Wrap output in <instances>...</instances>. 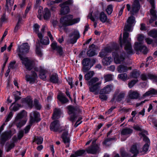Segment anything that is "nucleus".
<instances>
[{"label":"nucleus","mask_w":157,"mask_h":157,"mask_svg":"<svg viewBox=\"0 0 157 157\" xmlns=\"http://www.w3.org/2000/svg\"><path fill=\"white\" fill-rule=\"evenodd\" d=\"M135 22V19L134 17L131 16L128 17L127 23L125 24L124 29V31L123 33V39L122 41L121 39V34L119 38L120 44L121 47H122V44L125 45L124 49L127 53L131 54L133 53L131 44L130 43L131 38H128L129 34L128 32H130L132 31V27L133 24Z\"/></svg>","instance_id":"1"},{"label":"nucleus","mask_w":157,"mask_h":157,"mask_svg":"<svg viewBox=\"0 0 157 157\" xmlns=\"http://www.w3.org/2000/svg\"><path fill=\"white\" fill-rule=\"evenodd\" d=\"M119 48L118 44H113L111 47H106L102 49L100 52L99 56L103 58L107 56L108 53L115 50L112 53L114 62L116 64L120 63L124 61L125 53L123 51H119L118 50Z\"/></svg>","instance_id":"2"},{"label":"nucleus","mask_w":157,"mask_h":157,"mask_svg":"<svg viewBox=\"0 0 157 157\" xmlns=\"http://www.w3.org/2000/svg\"><path fill=\"white\" fill-rule=\"evenodd\" d=\"M73 16L68 15L60 18V22L63 26H69L73 25L79 21L80 19L77 18L73 19Z\"/></svg>","instance_id":"3"},{"label":"nucleus","mask_w":157,"mask_h":157,"mask_svg":"<svg viewBox=\"0 0 157 157\" xmlns=\"http://www.w3.org/2000/svg\"><path fill=\"white\" fill-rule=\"evenodd\" d=\"M68 109V113L70 115L69 120L72 123L74 122L78 116V114L81 112L78 107L69 105L67 107Z\"/></svg>","instance_id":"4"},{"label":"nucleus","mask_w":157,"mask_h":157,"mask_svg":"<svg viewBox=\"0 0 157 157\" xmlns=\"http://www.w3.org/2000/svg\"><path fill=\"white\" fill-rule=\"evenodd\" d=\"M73 4L72 0H67L59 4V6L61 8L60 14L64 15L70 12V8L68 6L72 5Z\"/></svg>","instance_id":"5"},{"label":"nucleus","mask_w":157,"mask_h":157,"mask_svg":"<svg viewBox=\"0 0 157 157\" xmlns=\"http://www.w3.org/2000/svg\"><path fill=\"white\" fill-rule=\"evenodd\" d=\"M29 48L30 47L27 43H23L18 47L17 52L20 59L24 58L22 56L28 52Z\"/></svg>","instance_id":"6"},{"label":"nucleus","mask_w":157,"mask_h":157,"mask_svg":"<svg viewBox=\"0 0 157 157\" xmlns=\"http://www.w3.org/2000/svg\"><path fill=\"white\" fill-rule=\"evenodd\" d=\"M126 93L124 91H121L119 89H116L113 96L111 101L113 102L115 100L117 102H120L125 97Z\"/></svg>","instance_id":"7"},{"label":"nucleus","mask_w":157,"mask_h":157,"mask_svg":"<svg viewBox=\"0 0 157 157\" xmlns=\"http://www.w3.org/2000/svg\"><path fill=\"white\" fill-rule=\"evenodd\" d=\"M82 71L84 73L88 71L93 66L90 62V59L89 58H85L82 61Z\"/></svg>","instance_id":"8"},{"label":"nucleus","mask_w":157,"mask_h":157,"mask_svg":"<svg viewBox=\"0 0 157 157\" xmlns=\"http://www.w3.org/2000/svg\"><path fill=\"white\" fill-rule=\"evenodd\" d=\"M20 59L22 61V63L24 65L26 69L30 71L32 70L34 66V62L29 59L27 58H21Z\"/></svg>","instance_id":"9"},{"label":"nucleus","mask_w":157,"mask_h":157,"mask_svg":"<svg viewBox=\"0 0 157 157\" xmlns=\"http://www.w3.org/2000/svg\"><path fill=\"white\" fill-rule=\"evenodd\" d=\"M50 128L51 131L55 132H60L63 130L62 127L60 126L59 121L58 120L54 121L51 124Z\"/></svg>","instance_id":"10"},{"label":"nucleus","mask_w":157,"mask_h":157,"mask_svg":"<svg viewBox=\"0 0 157 157\" xmlns=\"http://www.w3.org/2000/svg\"><path fill=\"white\" fill-rule=\"evenodd\" d=\"M30 123H33L36 122H38L40 120V113L36 111H34L30 114Z\"/></svg>","instance_id":"11"},{"label":"nucleus","mask_w":157,"mask_h":157,"mask_svg":"<svg viewBox=\"0 0 157 157\" xmlns=\"http://www.w3.org/2000/svg\"><path fill=\"white\" fill-rule=\"evenodd\" d=\"M12 136L11 131H6L4 132L1 136L0 144L3 145L5 142L8 139H10Z\"/></svg>","instance_id":"12"},{"label":"nucleus","mask_w":157,"mask_h":157,"mask_svg":"<svg viewBox=\"0 0 157 157\" xmlns=\"http://www.w3.org/2000/svg\"><path fill=\"white\" fill-rule=\"evenodd\" d=\"M100 150L98 145L96 144L93 145L89 147L86 150V151L88 153L94 154L98 153Z\"/></svg>","instance_id":"13"},{"label":"nucleus","mask_w":157,"mask_h":157,"mask_svg":"<svg viewBox=\"0 0 157 157\" xmlns=\"http://www.w3.org/2000/svg\"><path fill=\"white\" fill-rule=\"evenodd\" d=\"M31 75H26L25 76V80L27 82H29L30 83H33L37 78V75L33 71H31Z\"/></svg>","instance_id":"14"},{"label":"nucleus","mask_w":157,"mask_h":157,"mask_svg":"<svg viewBox=\"0 0 157 157\" xmlns=\"http://www.w3.org/2000/svg\"><path fill=\"white\" fill-rule=\"evenodd\" d=\"M135 48L136 50L142 52L144 54H146L147 50L146 47L142 45L140 43L136 42L135 43Z\"/></svg>","instance_id":"15"},{"label":"nucleus","mask_w":157,"mask_h":157,"mask_svg":"<svg viewBox=\"0 0 157 157\" xmlns=\"http://www.w3.org/2000/svg\"><path fill=\"white\" fill-rule=\"evenodd\" d=\"M61 138L64 143L66 145V147H69L70 139L67 131H65L63 132L61 136Z\"/></svg>","instance_id":"16"},{"label":"nucleus","mask_w":157,"mask_h":157,"mask_svg":"<svg viewBox=\"0 0 157 157\" xmlns=\"http://www.w3.org/2000/svg\"><path fill=\"white\" fill-rule=\"evenodd\" d=\"M140 8V5L138 0H135L132 6V10L131 11L132 14H133L138 12Z\"/></svg>","instance_id":"17"},{"label":"nucleus","mask_w":157,"mask_h":157,"mask_svg":"<svg viewBox=\"0 0 157 157\" xmlns=\"http://www.w3.org/2000/svg\"><path fill=\"white\" fill-rule=\"evenodd\" d=\"M101 83L100 82H98L96 83L95 84L91 85L89 87V90L90 92H94L95 95L98 94V91L100 88V85Z\"/></svg>","instance_id":"18"},{"label":"nucleus","mask_w":157,"mask_h":157,"mask_svg":"<svg viewBox=\"0 0 157 157\" xmlns=\"http://www.w3.org/2000/svg\"><path fill=\"white\" fill-rule=\"evenodd\" d=\"M95 47V45L94 44H92L89 46V49L86 53L87 55L89 57H92L96 54Z\"/></svg>","instance_id":"19"},{"label":"nucleus","mask_w":157,"mask_h":157,"mask_svg":"<svg viewBox=\"0 0 157 157\" xmlns=\"http://www.w3.org/2000/svg\"><path fill=\"white\" fill-rule=\"evenodd\" d=\"M38 36L40 39V43L43 45H47L49 44V40L48 37H45L43 39V35L41 33H39Z\"/></svg>","instance_id":"20"},{"label":"nucleus","mask_w":157,"mask_h":157,"mask_svg":"<svg viewBox=\"0 0 157 157\" xmlns=\"http://www.w3.org/2000/svg\"><path fill=\"white\" fill-rule=\"evenodd\" d=\"M113 90V86L110 84L105 86L103 89H101V92H103L107 94H109Z\"/></svg>","instance_id":"21"},{"label":"nucleus","mask_w":157,"mask_h":157,"mask_svg":"<svg viewBox=\"0 0 157 157\" xmlns=\"http://www.w3.org/2000/svg\"><path fill=\"white\" fill-rule=\"evenodd\" d=\"M61 112V109H59L56 108L53 110V113L52 114V118L53 120L58 119L60 117Z\"/></svg>","instance_id":"22"},{"label":"nucleus","mask_w":157,"mask_h":157,"mask_svg":"<svg viewBox=\"0 0 157 157\" xmlns=\"http://www.w3.org/2000/svg\"><path fill=\"white\" fill-rule=\"evenodd\" d=\"M130 151L133 154V155L131 157H136L139 153V151L136 144H133L131 146Z\"/></svg>","instance_id":"23"},{"label":"nucleus","mask_w":157,"mask_h":157,"mask_svg":"<svg viewBox=\"0 0 157 157\" xmlns=\"http://www.w3.org/2000/svg\"><path fill=\"white\" fill-rule=\"evenodd\" d=\"M149 2L152 8L151 9L150 12L152 15L151 17H157L155 11L154 10L155 8L154 0H149Z\"/></svg>","instance_id":"24"},{"label":"nucleus","mask_w":157,"mask_h":157,"mask_svg":"<svg viewBox=\"0 0 157 157\" xmlns=\"http://www.w3.org/2000/svg\"><path fill=\"white\" fill-rule=\"evenodd\" d=\"M99 18L102 23H105L106 22H109L110 21L109 19H108L106 14L103 12H102L100 13Z\"/></svg>","instance_id":"25"},{"label":"nucleus","mask_w":157,"mask_h":157,"mask_svg":"<svg viewBox=\"0 0 157 157\" xmlns=\"http://www.w3.org/2000/svg\"><path fill=\"white\" fill-rule=\"evenodd\" d=\"M128 95L131 99H137L139 97V94L137 91L131 90L129 92Z\"/></svg>","instance_id":"26"},{"label":"nucleus","mask_w":157,"mask_h":157,"mask_svg":"<svg viewBox=\"0 0 157 157\" xmlns=\"http://www.w3.org/2000/svg\"><path fill=\"white\" fill-rule=\"evenodd\" d=\"M133 132V130L127 127L123 128L121 130V135H127L132 134Z\"/></svg>","instance_id":"27"},{"label":"nucleus","mask_w":157,"mask_h":157,"mask_svg":"<svg viewBox=\"0 0 157 157\" xmlns=\"http://www.w3.org/2000/svg\"><path fill=\"white\" fill-rule=\"evenodd\" d=\"M117 70L120 73L126 72L128 70V67L124 65L121 64L117 68Z\"/></svg>","instance_id":"28"},{"label":"nucleus","mask_w":157,"mask_h":157,"mask_svg":"<svg viewBox=\"0 0 157 157\" xmlns=\"http://www.w3.org/2000/svg\"><path fill=\"white\" fill-rule=\"evenodd\" d=\"M51 13L49 10L47 8L44 9V11L43 17L44 20H48L51 17Z\"/></svg>","instance_id":"29"},{"label":"nucleus","mask_w":157,"mask_h":157,"mask_svg":"<svg viewBox=\"0 0 157 157\" xmlns=\"http://www.w3.org/2000/svg\"><path fill=\"white\" fill-rule=\"evenodd\" d=\"M39 77L40 78L43 80H45L46 78V74L48 72V71L43 69L41 68L40 70Z\"/></svg>","instance_id":"30"},{"label":"nucleus","mask_w":157,"mask_h":157,"mask_svg":"<svg viewBox=\"0 0 157 157\" xmlns=\"http://www.w3.org/2000/svg\"><path fill=\"white\" fill-rule=\"evenodd\" d=\"M27 113L25 110H23L18 113L15 118V120L17 121L19 119L22 118L24 117L27 116Z\"/></svg>","instance_id":"31"},{"label":"nucleus","mask_w":157,"mask_h":157,"mask_svg":"<svg viewBox=\"0 0 157 157\" xmlns=\"http://www.w3.org/2000/svg\"><path fill=\"white\" fill-rule=\"evenodd\" d=\"M50 81L53 83H56L59 81L58 75L56 73L53 74L50 77Z\"/></svg>","instance_id":"32"},{"label":"nucleus","mask_w":157,"mask_h":157,"mask_svg":"<svg viewBox=\"0 0 157 157\" xmlns=\"http://www.w3.org/2000/svg\"><path fill=\"white\" fill-rule=\"evenodd\" d=\"M112 61V59L110 57L104 58L102 60V63L105 65H108L110 64Z\"/></svg>","instance_id":"33"},{"label":"nucleus","mask_w":157,"mask_h":157,"mask_svg":"<svg viewBox=\"0 0 157 157\" xmlns=\"http://www.w3.org/2000/svg\"><path fill=\"white\" fill-rule=\"evenodd\" d=\"M14 0H6V6L7 10L9 11L11 9V7L13 5Z\"/></svg>","instance_id":"34"},{"label":"nucleus","mask_w":157,"mask_h":157,"mask_svg":"<svg viewBox=\"0 0 157 157\" xmlns=\"http://www.w3.org/2000/svg\"><path fill=\"white\" fill-rule=\"evenodd\" d=\"M151 94L157 95V90L153 88L151 89L144 94L143 96V97H146Z\"/></svg>","instance_id":"35"},{"label":"nucleus","mask_w":157,"mask_h":157,"mask_svg":"<svg viewBox=\"0 0 157 157\" xmlns=\"http://www.w3.org/2000/svg\"><path fill=\"white\" fill-rule=\"evenodd\" d=\"M147 33L148 35L153 38H157V29H152L148 32Z\"/></svg>","instance_id":"36"},{"label":"nucleus","mask_w":157,"mask_h":157,"mask_svg":"<svg viewBox=\"0 0 157 157\" xmlns=\"http://www.w3.org/2000/svg\"><path fill=\"white\" fill-rule=\"evenodd\" d=\"M113 75L111 74L105 75H104V78L105 82H109L113 80Z\"/></svg>","instance_id":"37"},{"label":"nucleus","mask_w":157,"mask_h":157,"mask_svg":"<svg viewBox=\"0 0 157 157\" xmlns=\"http://www.w3.org/2000/svg\"><path fill=\"white\" fill-rule=\"evenodd\" d=\"M58 98L63 104L67 103L69 101V100L63 95H58Z\"/></svg>","instance_id":"38"},{"label":"nucleus","mask_w":157,"mask_h":157,"mask_svg":"<svg viewBox=\"0 0 157 157\" xmlns=\"http://www.w3.org/2000/svg\"><path fill=\"white\" fill-rule=\"evenodd\" d=\"M77 40L74 37L69 35L67 40V43L68 44H74L76 42Z\"/></svg>","instance_id":"39"},{"label":"nucleus","mask_w":157,"mask_h":157,"mask_svg":"<svg viewBox=\"0 0 157 157\" xmlns=\"http://www.w3.org/2000/svg\"><path fill=\"white\" fill-rule=\"evenodd\" d=\"M25 101L29 107L32 109L33 106V101L30 97H27L25 98Z\"/></svg>","instance_id":"40"},{"label":"nucleus","mask_w":157,"mask_h":157,"mask_svg":"<svg viewBox=\"0 0 157 157\" xmlns=\"http://www.w3.org/2000/svg\"><path fill=\"white\" fill-rule=\"evenodd\" d=\"M25 101L29 107L32 109L33 106V101L30 97H27L25 98Z\"/></svg>","instance_id":"41"},{"label":"nucleus","mask_w":157,"mask_h":157,"mask_svg":"<svg viewBox=\"0 0 157 157\" xmlns=\"http://www.w3.org/2000/svg\"><path fill=\"white\" fill-rule=\"evenodd\" d=\"M98 12H96V13H94V17L92 15V12H91L88 14L87 17L88 18L90 19L92 21L94 22L95 21V18L97 19H98Z\"/></svg>","instance_id":"42"},{"label":"nucleus","mask_w":157,"mask_h":157,"mask_svg":"<svg viewBox=\"0 0 157 157\" xmlns=\"http://www.w3.org/2000/svg\"><path fill=\"white\" fill-rule=\"evenodd\" d=\"M20 107V105L18 104H15V103L13 102L10 107V109L11 110L16 111L19 109Z\"/></svg>","instance_id":"43"},{"label":"nucleus","mask_w":157,"mask_h":157,"mask_svg":"<svg viewBox=\"0 0 157 157\" xmlns=\"http://www.w3.org/2000/svg\"><path fill=\"white\" fill-rule=\"evenodd\" d=\"M147 77L148 78L150 79L153 82L157 83V75L155 74L148 73L147 74Z\"/></svg>","instance_id":"44"},{"label":"nucleus","mask_w":157,"mask_h":157,"mask_svg":"<svg viewBox=\"0 0 157 157\" xmlns=\"http://www.w3.org/2000/svg\"><path fill=\"white\" fill-rule=\"evenodd\" d=\"M33 106L37 110H40L41 108V105L39 103V101L36 99H34Z\"/></svg>","instance_id":"45"},{"label":"nucleus","mask_w":157,"mask_h":157,"mask_svg":"<svg viewBox=\"0 0 157 157\" xmlns=\"http://www.w3.org/2000/svg\"><path fill=\"white\" fill-rule=\"evenodd\" d=\"M69 35L73 36L77 40L80 37V35L79 32L77 30H75L72 33H71Z\"/></svg>","instance_id":"46"},{"label":"nucleus","mask_w":157,"mask_h":157,"mask_svg":"<svg viewBox=\"0 0 157 157\" xmlns=\"http://www.w3.org/2000/svg\"><path fill=\"white\" fill-rule=\"evenodd\" d=\"M94 74V72L93 71H90L88 72L85 75V78L86 80H89L92 77Z\"/></svg>","instance_id":"47"},{"label":"nucleus","mask_w":157,"mask_h":157,"mask_svg":"<svg viewBox=\"0 0 157 157\" xmlns=\"http://www.w3.org/2000/svg\"><path fill=\"white\" fill-rule=\"evenodd\" d=\"M85 152V151L84 150H78L75 152V154H72L71 155H74L75 157L78 156H80L82 155Z\"/></svg>","instance_id":"48"},{"label":"nucleus","mask_w":157,"mask_h":157,"mask_svg":"<svg viewBox=\"0 0 157 157\" xmlns=\"http://www.w3.org/2000/svg\"><path fill=\"white\" fill-rule=\"evenodd\" d=\"M36 54L39 56H41L42 53L40 48V45L39 43H36Z\"/></svg>","instance_id":"49"},{"label":"nucleus","mask_w":157,"mask_h":157,"mask_svg":"<svg viewBox=\"0 0 157 157\" xmlns=\"http://www.w3.org/2000/svg\"><path fill=\"white\" fill-rule=\"evenodd\" d=\"M114 139L115 138H106L105 139L104 141L102 142V143L106 146H109L111 144L110 141L114 140Z\"/></svg>","instance_id":"50"},{"label":"nucleus","mask_w":157,"mask_h":157,"mask_svg":"<svg viewBox=\"0 0 157 157\" xmlns=\"http://www.w3.org/2000/svg\"><path fill=\"white\" fill-rule=\"evenodd\" d=\"M99 80L98 78L97 77H94L91 79L88 82V85L89 86L94 85L96 82H98Z\"/></svg>","instance_id":"51"},{"label":"nucleus","mask_w":157,"mask_h":157,"mask_svg":"<svg viewBox=\"0 0 157 157\" xmlns=\"http://www.w3.org/2000/svg\"><path fill=\"white\" fill-rule=\"evenodd\" d=\"M43 138L41 137H36L35 138L33 142H35L37 144H40L42 143Z\"/></svg>","instance_id":"52"},{"label":"nucleus","mask_w":157,"mask_h":157,"mask_svg":"<svg viewBox=\"0 0 157 157\" xmlns=\"http://www.w3.org/2000/svg\"><path fill=\"white\" fill-rule=\"evenodd\" d=\"M100 95L99 96V98L102 101L106 100L108 98L107 96L105 95L106 94L104 93L101 92V90L100 91Z\"/></svg>","instance_id":"53"},{"label":"nucleus","mask_w":157,"mask_h":157,"mask_svg":"<svg viewBox=\"0 0 157 157\" xmlns=\"http://www.w3.org/2000/svg\"><path fill=\"white\" fill-rule=\"evenodd\" d=\"M140 75L139 71L135 70L131 73V76L133 78H136L139 76Z\"/></svg>","instance_id":"54"},{"label":"nucleus","mask_w":157,"mask_h":157,"mask_svg":"<svg viewBox=\"0 0 157 157\" xmlns=\"http://www.w3.org/2000/svg\"><path fill=\"white\" fill-rule=\"evenodd\" d=\"M140 134L143 137V140L146 142V144H148L149 145L150 144V141L149 138L143 132H141Z\"/></svg>","instance_id":"55"},{"label":"nucleus","mask_w":157,"mask_h":157,"mask_svg":"<svg viewBox=\"0 0 157 157\" xmlns=\"http://www.w3.org/2000/svg\"><path fill=\"white\" fill-rule=\"evenodd\" d=\"M113 6L112 5H108L106 9V11L108 15H110L113 11Z\"/></svg>","instance_id":"56"},{"label":"nucleus","mask_w":157,"mask_h":157,"mask_svg":"<svg viewBox=\"0 0 157 157\" xmlns=\"http://www.w3.org/2000/svg\"><path fill=\"white\" fill-rule=\"evenodd\" d=\"M118 78L124 81L127 79V75L126 73L121 74L118 75Z\"/></svg>","instance_id":"57"},{"label":"nucleus","mask_w":157,"mask_h":157,"mask_svg":"<svg viewBox=\"0 0 157 157\" xmlns=\"http://www.w3.org/2000/svg\"><path fill=\"white\" fill-rule=\"evenodd\" d=\"M120 154L122 157H127L128 154L123 149H121L120 151Z\"/></svg>","instance_id":"58"},{"label":"nucleus","mask_w":157,"mask_h":157,"mask_svg":"<svg viewBox=\"0 0 157 157\" xmlns=\"http://www.w3.org/2000/svg\"><path fill=\"white\" fill-rule=\"evenodd\" d=\"M138 81V80H132L128 83V86L129 88H132Z\"/></svg>","instance_id":"59"},{"label":"nucleus","mask_w":157,"mask_h":157,"mask_svg":"<svg viewBox=\"0 0 157 157\" xmlns=\"http://www.w3.org/2000/svg\"><path fill=\"white\" fill-rule=\"evenodd\" d=\"M149 145L148 144H145L143 146L142 152L146 153L148 150Z\"/></svg>","instance_id":"60"},{"label":"nucleus","mask_w":157,"mask_h":157,"mask_svg":"<svg viewBox=\"0 0 157 157\" xmlns=\"http://www.w3.org/2000/svg\"><path fill=\"white\" fill-rule=\"evenodd\" d=\"M40 26L37 24H35L33 25L34 31L36 33H39V29Z\"/></svg>","instance_id":"61"},{"label":"nucleus","mask_w":157,"mask_h":157,"mask_svg":"<svg viewBox=\"0 0 157 157\" xmlns=\"http://www.w3.org/2000/svg\"><path fill=\"white\" fill-rule=\"evenodd\" d=\"M1 19V21L2 22H6L8 20V18L6 17L5 13L3 14V15L2 16Z\"/></svg>","instance_id":"62"},{"label":"nucleus","mask_w":157,"mask_h":157,"mask_svg":"<svg viewBox=\"0 0 157 157\" xmlns=\"http://www.w3.org/2000/svg\"><path fill=\"white\" fill-rule=\"evenodd\" d=\"M13 116V113L12 112H10L7 116V117L6 119L5 122L8 121Z\"/></svg>","instance_id":"63"},{"label":"nucleus","mask_w":157,"mask_h":157,"mask_svg":"<svg viewBox=\"0 0 157 157\" xmlns=\"http://www.w3.org/2000/svg\"><path fill=\"white\" fill-rule=\"evenodd\" d=\"M56 50L57 52L60 55H62L63 50L62 48L61 47L59 46Z\"/></svg>","instance_id":"64"}]
</instances>
